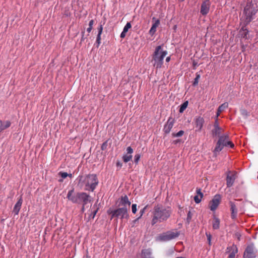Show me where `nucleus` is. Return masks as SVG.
I'll use <instances>...</instances> for the list:
<instances>
[{
  "label": "nucleus",
  "instance_id": "obj_43",
  "mask_svg": "<svg viewBox=\"0 0 258 258\" xmlns=\"http://www.w3.org/2000/svg\"><path fill=\"white\" fill-rule=\"evenodd\" d=\"M94 21L93 20H91L90 21L89 23V27H92L93 28V25L94 24Z\"/></svg>",
  "mask_w": 258,
  "mask_h": 258
},
{
  "label": "nucleus",
  "instance_id": "obj_1",
  "mask_svg": "<svg viewBox=\"0 0 258 258\" xmlns=\"http://www.w3.org/2000/svg\"><path fill=\"white\" fill-rule=\"evenodd\" d=\"M171 213L172 211L170 207L166 208L161 204H157L155 206L152 212V225H154L158 222L166 221L170 217Z\"/></svg>",
  "mask_w": 258,
  "mask_h": 258
},
{
  "label": "nucleus",
  "instance_id": "obj_54",
  "mask_svg": "<svg viewBox=\"0 0 258 258\" xmlns=\"http://www.w3.org/2000/svg\"><path fill=\"white\" fill-rule=\"evenodd\" d=\"M97 212V210L94 212V215H95L96 214Z\"/></svg>",
  "mask_w": 258,
  "mask_h": 258
},
{
  "label": "nucleus",
  "instance_id": "obj_46",
  "mask_svg": "<svg viewBox=\"0 0 258 258\" xmlns=\"http://www.w3.org/2000/svg\"><path fill=\"white\" fill-rule=\"evenodd\" d=\"M84 33H85V31H83L82 32V38H81V41H83L84 39H85V38H84Z\"/></svg>",
  "mask_w": 258,
  "mask_h": 258
},
{
  "label": "nucleus",
  "instance_id": "obj_51",
  "mask_svg": "<svg viewBox=\"0 0 258 258\" xmlns=\"http://www.w3.org/2000/svg\"><path fill=\"white\" fill-rule=\"evenodd\" d=\"M179 140H175L173 141V143L174 144H176L177 143H178L179 142Z\"/></svg>",
  "mask_w": 258,
  "mask_h": 258
},
{
  "label": "nucleus",
  "instance_id": "obj_30",
  "mask_svg": "<svg viewBox=\"0 0 258 258\" xmlns=\"http://www.w3.org/2000/svg\"><path fill=\"white\" fill-rule=\"evenodd\" d=\"M141 155L140 154H136L134 156V162L137 165L138 164L139 161L140 159Z\"/></svg>",
  "mask_w": 258,
  "mask_h": 258
},
{
  "label": "nucleus",
  "instance_id": "obj_7",
  "mask_svg": "<svg viewBox=\"0 0 258 258\" xmlns=\"http://www.w3.org/2000/svg\"><path fill=\"white\" fill-rule=\"evenodd\" d=\"M86 189L93 191L98 183V180L96 174H89L85 179Z\"/></svg>",
  "mask_w": 258,
  "mask_h": 258
},
{
  "label": "nucleus",
  "instance_id": "obj_37",
  "mask_svg": "<svg viewBox=\"0 0 258 258\" xmlns=\"http://www.w3.org/2000/svg\"><path fill=\"white\" fill-rule=\"evenodd\" d=\"M97 29L98 31L97 35H101L103 31V25L100 24L99 26L97 28Z\"/></svg>",
  "mask_w": 258,
  "mask_h": 258
},
{
  "label": "nucleus",
  "instance_id": "obj_23",
  "mask_svg": "<svg viewBox=\"0 0 258 258\" xmlns=\"http://www.w3.org/2000/svg\"><path fill=\"white\" fill-rule=\"evenodd\" d=\"M228 107V103L227 102H225L221 104L220 106H219L217 109L216 113L217 118H218L220 116L221 113L223 112L224 110V109L227 108Z\"/></svg>",
  "mask_w": 258,
  "mask_h": 258
},
{
  "label": "nucleus",
  "instance_id": "obj_11",
  "mask_svg": "<svg viewBox=\"0 0 258 258\" xmlns=\"http://www.w3.org/2000/svg\"><path fill=\"white\" fill-rule=\"evenodd\" d=\"M221 196L219 195H216L214 198L209 202V207L212 211H215L218 208L221 202Z\"/></svg>",
  "mask_w": 258,
  "mask_h": 258
},
{
  "label": "nucleus",
  "instance_id": "obj_24",
  "mask_svg": "<svg viewBox=\"0 0 258 258\" xmlns=\"http://www.w3.org/2000/svg\"><path fill=\"white\" fill-rule=\"evenodd\" d=\"M0 122L1 123L0 125L1 132L2 131L8 128L11 124L10 121H6L5 122H3L1 120H0Z\"/></svg>",
  "mask_w": 258,
  "mask_h": 258
},
{
  "label": "nucleus",
  "instance_id": "obj_19",
  "mask_svg": "<svg viewBox=\"0 0 258 258\" xmlns=\"http://www.w3.org/2000/svg\"><path fill=\"white\" fill-rule=\"evenodd\" d=\"M211 5L202 3L201 5L200 13L203 16H205L208 14L210 11Z\"/></svg>",
  "mask_w": 258,
  "mask_h": 258
},
{
  "label": "nucleus",
  "instance_id": "obj_38",
  "mask_svg": "<svg viewBox=\"0 0 258 258\" xmlns=\"http://www.w3.org/2000/svg\"><path fill=\"white\" fill-rule=\"evenodd\" d=\"M156 32V29L154 28L151 27L150 30L149 31V33L151 36H153V35H154V34Z\"/></svg>",
  "mask_w": 258,
  "mask_h": 258
},
{
  "label": "nucleus",
  "instance_id": "obj_21",
  "mask_svg": "<svg viewBox=\"0 0 258 258\" xmlns=\"http://www.w3.org/2000/svg\"><path fill=\"white\" fill-rule=\"evenodd\" d=\"M196 192L197 195L195 196L194 201L196 203L199 204L201 202L202 199L203 197V194L201 191V189L200 188H197Z\"/></svg>",
  "mask_w": 258,
  "mask_h": 258
},
{
  "label": "nucleus",
  "instance_id": "obj_52",
  "mask_svg": "<svg viewBox=\"0 0 258 258\" xmlns=\"http://www.w3.org/2000/svg\"><path fill=\"white\" fill-rule=\"evenodd\" d=\"M71 174H70V175L69 174H68L66 172V174H65V176H66V177H67L68 176H71Z\"/></svg>",
  "mask_w": 258,
  "mask_h": 258
},
{
  "label": "nucleus",
  "instance_id": "obj_27",
  "mask_svg": "<svg viewBox=\"0 0 258 258\" xmlns=\"http://www.w3.org/2000/svg\"><path fill=\"white\" fill-rule=\"evenodd\" d=\"M200 73H203V71L202 70H201L199 72H197L196 74V78H195L194 81H193V83H192V85L194 86H196L197 85H198V83H199V79H200V77H201V74Z\"/></svg>",
  "mask_w": 258,
  "mask_h": 258
},
{
  "label": "nucleus",
  "instance_id": "obj_10",
  "mask_svg": "<svg viewBox=\"0 0 258 258\" xmlns=\"http://www.w3.org/2000/svg\"><path fill=\"white\" fill-rule=\"evenodd\" d=\"M237 172L235 171H228L226 173V185L227 187H231L237 178Z\"/></svg>",
  "mask_w": 258,
  "mask_h": 258
},
{
  "label": "nucleus",
  "instance_id": "obj_8",
  "mask_svg": "<svg viewBox=\"0 0 258 258\" xmlns=\"http://www.w3.org/2000/svg\"><path fill=\"white\" fill-rule=\"evenodd\" d=\"M180 233L177 230L168 231L160 234L158 239L160 241H167L179 236Z\"/></svg>",
  "mask_w": 258,
  "mask_h": 258
},
{
  "label": "nucleus",
  "instance_id": "obj_56",
  "mask_svg": "<svg viewBox=\"0 0 258 258\" xmlns=\"http://www.w3.org/2000/svg\"><path fill=\"white\" fill-rule=\"evenodd\" d=\"M155 20V18L154 17L153 18V20Z\"/></svg>",
  "mask_w": 258,
  "mask_h": 258
},
{
  "label": "nucleus",
  "instance_id": "obj_22",
  "mask_svg": "<svg viewBox=\"0 0 258 258\" xmlns=\"http://www.w3.org/2000/svg\"><path fill=\"white\" fill-rule=\"evenodd\" d=\"M248 30L245 28V26L242 27L239 31V34L241 36V37L245 39H248Z\"/></svg>",
  "mask_w": 258,
  "mask_h": 258
},
{
  "label": "nucleus",
  "instance_id": "obj_41",
  "mask_svg": "<svg viewBox=\"0 0 258 258\" xmlns=\"http://www.w3.org/2000/svg\"><path fill=\"white\" fill-rule=\"evenodd\" d=\"M147 207V206L145 207L143 209H142V210L140 211V214H141V216H140V217H139V218H140V217H141L143 215V214L144 213V212H145V209H146ZM138 219H139V218L137 219V220H138ZM136 220H137V219H136V220H135V221H136Z\"/></svg>",
  "mask_w": 258,
  "mask_h": 258
},
{
  "label": "nucleus",
  "instance_id": "obj_29",
  "mask_svg": "<svg viewBox=\"0 0 258 258\" xmlns=\"http://www.w3.org/2000/svg\"><path fill=\"white\" fill-rule=\"evenodd\" d=\"M184 134V131H180L177 133H172V136L173 137H179L182 136Z\"/></svg>",
  "mask_w": 258,
  "mask_h": 258
},
{
  "label": "nucleus",
  "instance_id": "obj_32",
  "mask_svg": "<svg viewBox=\"0 0 258 258\" xmlns=\"http://www.w3.org/2000/svg\"><path fill=\"white\" fill-rule=\"evenodd\" d=\"M101 35H97V38H96V47L98 48L100 43H101Z\"/></svg>",
  "mask_w": 258,
  "mask_h": 258
},
{
  "label": "nucleus",
  "instance_id": "obj_31",
  "mask_svg": "<svg viewBox=\"0 0 258 258\" xmlns=\"http://www.w3.org/2000/svg\"><path fill=\"white\" fill-rule=\"evenodd\" d=\"M108 140H106L105 142H104L101 146V149L102 151H105L107 149V146H108Z\"/></svg>",
  "mask_w": 258,
  "mask_h": 258
},
{
  "label": "nucleus",
  "instance_id": "obj_2",
  "mask_svg": "<svg viewBox=\"0 0 258 258\" xmlns=\"http://www.w3.org/2000/svg\"><path fill=\"white\" fill-rule=\"evenodd\" d=\"M235 145L231 141L229 134L225 133L222 136L218 138L215 148L213 150L214 156L217 157L218 154L224 147H229L231 149H233Z\"/></svg>",
  "mask_w": 258,
  "mask_h": 258
},
{
  "label": "nucleus",
  "instance_id": "obj_12",
  "mask_svg": "<svg viewBox=\"0 0 258 258\" xmlns=\"http://www.w3.org/2000/svg\"><path fill=\"white\" fill-rule=\"evenodd\" d=\"M205 123L204 118L201 116H196L194 118V125L196 127V132H200Z\"/></svg>",
  "mask_w": 258,
  "mask_h": 258
},
{
  "label": "nucleus",
  "instance_id": "obj_26",
  "mask_svg": "<svg viewBox=\"0 0 258 258\" xmlns=\"http://www.w3.org/2000/svg\"><path fill=\"white\" fill-rule=\"evenodd\" d=\"M212 227L213 229H218L220 227V220L216 217H214L213 222H212Z\"/></svg>",
  "mask_w": 258,
  "mask_h": 258
},
{
  "label": "nucleus",
  "instance_id": "obj_28",
  "mask_svg": "<svg viewBox=\"0 0 258 258\" xmlns=\"http://www.w3.org/2000/svg\"><path fill=\"white\" fill-rule=\"evenodd\" d=\"M188 102L187 101H185L180 106L179 111L180 113H182L185 109L187 108Z\"/></svg>",
  "mask_w": 258,
  "mask_h": 258
},
{
  "label": "nucleus",
  "instance_id": "obj_42",
  "mask_svg": "<svg viewBox=\"0 0 258 258\" xmlns=\"http://www.w3.org/2000/svg\"><path fill=\"white\" fill-rule=\"evenodd\" d=\"M59 174L61 175V177L62 178V179L59 180V181L62 182L63 181V179L64 178V172H60Z\"/></svg>",
  "mask_w": 258,
  "mask_h": 258
},
{
  "label": "nucleus",
  "instance_id": "obj_48",
  "mask_svg": "<svg viewBox=\"0 0 258 258\" xmlns=\"http://www.w3.org/2000/svg\"><path fill=\"white\" fill-rule=\"evenodd\" d=\"M92 27H89L87 29V31L88 32V33H90L91 32V30H92Z\"/></svg>",
  "mask_w": 258,
  "mask_h": 258
},
{
  "label": "nucleus",
  "instance_id": "obj_34",
  "mask_svg": "<svg viewBox=\"0 0 258 258\" xmlns=\"http://www.w3.org/2000/svg\"><path fill=\"white\" fill-rule=\"evenodd\" d=\"M132 27L131 24L130 22H127L123 28L124 32H127L129 29Z\"/></svg>",
  "mask_w": 258,
  "mask_h": 258
},
{
  "label": "nucleus",
  "instance_id": "obj_33",
  "mask_svg": "<svg viewBox=\"0 0 258 258\" xmlns=\"http://www.w3.org/2000/svg\"><path fill=\"white\" fill-rule=\"evenodd\" d=\"M206 235L207 237L208 243H209V245H211V239H212V235L210 232H206Z\"/></svg>",
  "mask_w": 258,
  "mask_h": 258
},
{
  "label": "nucleus",
  "instance_id": "obj_6",
  "mask_svg": "<svg viewBox=\"0 0 258 258\" xmlns=\"http://www.w3.org/2000/svg\"><path fill=\"white\" fill-rule=\"evenodd\" d=\"M128 210V209L126 207H121L114 210L109 209L107 211V214L111 215V219L114 217H120L121 219H128L129 217L127 213Z\"/></svg>",
  "mask_w": 258,
  "mask_h": 258
},
{
  "label": "nucleus",
  "instance_id": "obj_4",
  "mask_svg": "<svg viewBox=\"0 0 258 258\" xmlns=\"http://www.w3.org/2000/svg\"><path fill=\"white\" fill-rule=\"evenodd\" d=\"M258 11V6L253 4L252 0L248 1L244 8L243 14L244 15V25H248L253 19V16Z\"/></svg>",
  "mask_w": 258,
  "mask_h": 258
},
{
  "label": "nucleus",
  "instance_id": "obj_35",
  "mask_svg": "<svg viewBox=\"0 0 258 258\" xmlns=\"http://www.w3.org/2000/svg\"><path fill=\"white\" fill-rule=\"evenodd\" d=\"M160 24V20L159 19H157L155 20V22L152 24V27L157 29V28L159 26Z\"/></svg>",
  "mask_w": 258,
  "mask_h": 258
},
{
  "label": "nucleus",
  "instance_id": "obj_44",
  "mask_svg": "<svg viewBox=\"0 0 258 258\" xmlns=\"http://www.w3.org/2000/svg\"><path fill=\"white\" fill-rule=\"evenodd\" d=\"M126 32H124V31L123 30V31L121 32L120 34V37L121 38H123L125 37Z\"/></svg>",
  "mask_w": 258,
  "mask_h": 258
},
{
  "label": "nucleus",
  "instance_id": "obj_9",
  "mask_svg": "<svg viewBox=\"0 0 258 258\" xmlns=\"http://www.w3.org/2000/svg\"><path fill=\"white\" fill-rule=\"evenodd\" d=\"M257 250L253 243L247 245L244 250L243 258H255L256 256Z\"/></svg>",
  "mask_w": 258,
  "mask_h": 258
},
{
  "label": "nucleus",
  "instance_id": "obj_25",
  "mask_svg": "<svg viewBox=\"0 0 258 258\" xmlns=\"http://www.w3.org/2000/svg\"><path fill=\"white\" fill-rule=\"evenodd\" d=\"M151 251L150 249H146L142 250L141 258H150Z\"/></svg>",
  "mask_w": 258,
  "mask_h": 258
},
{
  "label": "nucleus",
  "instance_id": "obj_17",
  "mask_svg": "<svg viewBox=\"0 0 258 258\" xmlns=\"http://www.w3.org/2000/svg\"><path fill=\"white\" fill-rule=\"evenodd\" d=\"M133 153V149L131 147H128L126 148V154L122 156V160L124 163H127L131 161L132 159V153Z\"/></svg>",
  "mask_w": 258,
  "mask_h": 258
},
{
  "label": "nucleus",
  "instance_id": "obj_40",
  "mask_svg": "<svg viewBox=\"0 0 258 258\" xmlns=\"http://www.w3.org/2000/svg\"><path fill=\"white\" fill-rule=\"evenodd\" d=\"M192 217V214L190 212V211H188L187 215V221L188 222H189Z\"/></svg>",
  "mask_w": 258,
  "mask_h": 258
},
{
  "label": "nucleus",
  "instance_id": "obj_53",
  "mask_svg": "<svg viewBox=\"0 0 258 258\" xmlns=\"http://www.w3.org/2000/svg\"><path fill=\"white\" fill-rule=\"evenodd\" d=\"M179 2H183L184 0H178Z\"/></svg>",
  "mask_w": 258,
  "mask_h": 258
},
{
  "label": "nucleus",
  "instance_id": "obj_16",
  "mask_svg": "<svg viewBox=\"0 0 258 258\" xmlns=\"http://www.w3.org/2000/svg\"><path fill=\"white\" fill-rule=\"evenodd\" d=\"M131 202L128 200V198L126 195L121 196L119 199L118 207H126L130 209Z\"/></svg>",
  "mask_w": 258,
  "mask_h": 258
},
{
  "label": "nucleus",
  "instance_id": "obj_50",
  "mask_svg": "<svg viewBox=\"0 0 258 258\" xmlns=\"http://www.w3.org/2000/svg\"><path fill=\"white\" fill-rule=\"evenodd\" d=\"M170 59H171L170 56H168L166 58V62H169L170 60Z\"/></svg>",
  "mask_w": 258,
  "mask_h": 258
},
{
  "label": "nucleus",
  "instance_id": "obj_47",
  "mask_svg": "<svg viewBox=\"0 0 258 258\" xmlns=\"http://www.w3.org/2000/svg\"><path fill=\"white\" fill-rule=\"evenodd\" d=\"M116 166H118V167H119L120 168L122 166V163L118 161L116 162Z\"/></svg>",
  "mask_w": 258,
  "mask_h": 258
},
{
  "label": "nucleus",
  "instance_id": "obj_20",
  "mask_svg": "<svg viewBox=\"0 0 258 258\" xmlns=\"http://www.w3.org/2000/svg\"><path fill=\"white\" fill-rule=\"evenodd\" d=\"M22 202V197L21 196L19 199L18 200V202L15 204L13 209V212L15 214V215L18 214L19 211L21 208Z\"/></svg>",
  "mask_w": 258,
  "mask_h": 258
},
{
  "label": "nucleus",
  "instance_id": "obj_39",
  "mask_svg": "<svg viewBox=\"0 0 258 258\" xmlns=\"http://www.w3.org/2000/svg\"><path fill=\"white\" fill-rule=\"evenodd\" d=\"M132 212L134 214H135L137 212V205L136 204H133L132 206Z\"/></svg>",
  "mask_w": 258,
  "mask_h": 258
},
{
  "label": "nucleus",
  "instance_id": "obj_13",
  "mask_svg": "<svg viewBox=\"0 0 258 258\" xmlns=\"http://www.w3.org/2000/svg\"><path fill=\"white\" fill-rule=\"evenodd\" d=\"M175 123V119L172 117H169L166 123L165 124L163 128V131L165 134H169L173 126Z\"/></svg>",
  "mask_w": 258,
  "mask_h": 258
},
{
  "label": "nucleus",
  "instance_id": "obj_15",
  "mask_svg": "<svg viewBox=\"0 0 258 258\" xmlns=\"http://www.w3.org/2000/svg\"><path fill=\"white\" fill-rule=\"evenodd\" d=\"M229 205L231 212V218L233 220H236L237 216V208L235 203L232 201H229Z\"/></svg>",
  "mask_w": 258,
  "mask_h": 258
},
{
  "label": "nucleus",
  "instance_id": "obj_45",
  "mask_svg": "<svg viewBox=\"0 0 258 258\" xmlns=\"http://www.w3.org/2000/svg\"><path fill=\"white\" fill-rule=\"evenodd\" d=\"M203 3H206V4H210L211 5V2H210V0H204L203 2Z\"/></svg>",
  "mask_w": 258,
  "mask_h": 258
},
{
  "label": "nucleus",
  "instance_id": "obj_5",
  "mask_svg": "<svg viewBox=\"0 0 258 258\" xmlns=\"http://www.w3.org/2000/svg\"><path fill=\"white\" fill-rule=\"evenodd\" d=\"M161 45L157 46L153 54V60L154 61V66L156 69L161 68L163 63V59L167 53L166 50L161 51Z\"/></svg>",
  "mask_w": 258,
  "mask_h": 258
},
{
  "label": "nucleus",
  "instance_id": "obj_14",
  "mask_svg": "<svg viewBox=\"0 0 258 258\" xmlns=\"http://www.w3.org/2000/svg\"><path fill=\"white\" fill-rule=\"evenodd\" d=\"M226 252L229 253L228 258H236V254L238 252V248L235 244H233L227 247Z\"/></svg>",
  "mask_w": 258,
  "mask_h": 258
},
{
  "label": "nucleus",
  "instance_id": "obj_3",
  "mask_svg": "<svg viewBox=\"0 0 258 258\" xmlns=\"http://www.w3.org/2000/svg\"><path fill=\"white\" fill-rule=\"evenodd\" d=\"M67 198L74 203L82 204L83 212L84 211L85 206L91 202L90 196L86 192L75 194L73 190L69 191Z\"/></svg>",
  "mask_w": 258,
  "mask_h": 258
},
{
  "label": "nucleus",
  "instance_id": "obj_55",
  "mask_svg": "<svg viewBox=\"0 0 258 258\" xmlns=\"http://www.w3.org/2000/svg\"><path fill=\"white\" fill-rule=\"evenodd\" d=\"M241 48H242V49H243V48H244V45H242L241 46Z\"/></svg>",
  "mask_w": 258,
  "mask_h": 258
},
{
  "label": "nucleus",
  "instance_id": "obj_18",
  "mask_svg": "<svg viewBox=\"0 0 258 258\" xmlns=\"http://www.w3.org/2000/svg\"><path fill=\"white\" fill-rule=\"evenodd\" d=\"M212 135L213 138L218 137L219 138L220 136H222L224 134H225L224 130L221 127L213 128L212 131Z\"/></svg>",
  "mask_w": 258,
  "mask_h": 258
},
{
  "label": "nucleus",
  "instance_id": "obj_49",
  "mask_svg": "<svg viewBox=\"0 0 258 258\" xmlns=\"http://www.w3.org/2000/svg\"><path fill=\"white\" fill-rule=\"evenodd\" d=\"M197 65V63L194 61L193 62V69H196V66Z\"/></svg>",
  "mask_w": 258,
  "mask_h": 258
},
{
  "label": "nucleus",
  "instance_id": "obj_36",
  "mask_svg": "<svg viewBox=\"0 0 258 258\" xmlns=\"http://www.w3.org/2000/svg\"><path fill=\"white\" fill-rule=\"evenodd\" d=\"M219 123L218 122V117L217 118L216 116L215 120L214 123L213 128L220 127Z\"/></svg>",
  "mask_w": 258,
  "mask_h": 258
}]
</instances>
